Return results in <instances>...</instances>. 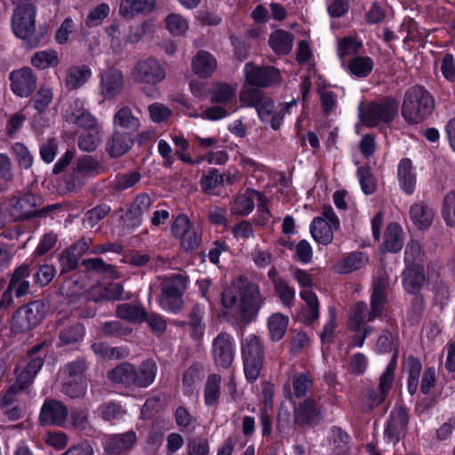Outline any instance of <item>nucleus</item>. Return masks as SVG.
<instances>
[{"instance_id":"9d476101","label":"nucleus","mask_w":455,"mask_h":455,"mask_svg":"<svg viewBox=\"0 0 455 455\" xmlns=\"http://www.w3.org/2000/svg\"><path fill=\"white\" fill-rule=\"evenodd\" d=\"M36 10L32 4H22L17 6L12 18V27L15 36L28 40L36 29Z\"/></svg>"},{"instance_id":"ddd939ff","label":"nucleus","mask_w":455,"mask_h":455,"mask_svg":"<svg viewBox=\"0 0 455 455\" xmlns=\"http://www.w3.org/2000/svg\"><path fill=\"white\" fill-rule=\"evenodd\" d=\"M165 70L156 60H142L134 64L131 77L137 83L156 85L165 78Z\"/></svg>"},{"instance_id":"b1692460","label":"nucleus","mask_w":455,"mask_h":455,"mask_svg":"<svg viewBox=\"0 0 455 455\" xmlns=\"http://www.w3.org/2000/svg\"><path fill=\"white\" fill-rule=\"evenodd\" d=\"M236 84L217 83L209 91L212 102L220 103L226 106L236 104Z\"/></svg>"},{"instance_id":"7ed1b4c3","label":"nucleus","mask_w":455,"mask_h":455,"mask_svg":"<svg viewBox=\"0 0 455 455\" xmlns=\"http://www.w3.org/2000/svg\"><path fill=\"white\" fill-rule=\"evenodd\" d=\"M242 357L243 371L247 380L254 381L263 366L264 351L260 339L255 334H249L242 339Z\"/></svg>"},{"instance_id":"338daca9","label":"nucleus","mask_w":455,"mask_h":455,"mask_svg":"<svg viewBox=\"0 0 455 455\" xmlns=\"http://www.w3.org/2000/svg\"><path fill=\"white\" fill-rule=\"evenodd\" d=\"M20 167L28 169L33 164V156L22 143L16 142L12 147Z\"/></svg>"},{"instance_id":"f704fd0d","label":"nucleus","mask_w":455,"mask_h":455,"mask_svg":"<svg viewBox=\"0 0 455 455\" xmlns=\"http://www.w3.org/2000/svg\"><path fill=\"white\" fill-rule=\"evenodd\" d=\"M425 280L423 269L420 266L407 267L403 272V283L404 289L411 293H416Z\"/></svg>"},{"instance_id":"f8f14e48","label":"nucleus","mask_w":455,"mask_h":455,"mask_svg":"<svg viewBox=\"0 0 455 455\" xmlns=\"http://www.w3.org/2000/svg\"><path fill=\"white\" fill-rule=\"evenodd\" d=\"M295 105L296 100H291L282 103L278 106V108H275L273 100L265 96L257 103L256 110L262 123L268 124L274 130H277L283 123V116Z\"/></svg>"},{"instance_id":"052dcab7","label":"nucleus","mask_w":455,"mask_h":455,"mask_svg":"<svg viewBox=\"0 0 455 455\" xmlns=\"http://www.w3.org/2000/svg\"><path fill=\"white\" fill-rule=\"evenodd\" d=\"M106 32L108 36L109 37L110 47L112 48V50L116 52H122L124 49L126 43L128 41L127 38H123L119 26L116 24H112L106 28Z\"/></svg>"},{"instance_id":"c756f323","label":"nucleus","mask_w":455,"mask_h":455,"mask_svg":"<svg viewBox=\"0 0 455 455\" xmlns=\"http://www.w3.org/2000/svg\"><path fill=\"white\" fill-rule=\"evenodd\" d=\"M216 68V59L207 52H199L192 60L193 72L203 78L211 76Z\"/></svg>"},{"instance_id":"cd10ccee","label":"nucleus","mask_w":455,"mask_h":455,"mask_svg":"<svg viewBox=\"0 0 455 455\" xmlns=\"http://www.w3.org/2000/svg\"><path fill=\"white\" fill-rule=\"evenodd\" d=\"M132 136L120 131H115L109 141L106 145V150L111 157L124 156L132 145Z\"/></svg>"},{"instance_id":"6ab92c4d","label":"nucleus","mask_w":455,"mask_h":455,"mask_svg":"<svg viewBox=\"0 0 455 455\" xmlns=\"http://www.w3.org/2000/svg\"><path fill=\"white\" fill-rule=\"evenodd\" d=\"M44 364L41 357H31L27 355L20 360L16 366L15 373L17 375L16 383L19 388L24 389L28 387Z\"/></svg>"},{"instance_id":"5701e85b","label":"nucleus","mask_w":455,"mask_h":455,"mask_svg":"<svg viewBox=\"0 0 455 455\" xmlns=\"http://www.w3.org/2000/svg\"><path fill=\"white\" fill-rule=\"evenodd\" d=\"M136 441V433L134 431H128L124 434L106 437L104 448L108 453L118 455L130 450Z\"/></svg>"},{"instance_id":"4be33fe9","label":"nucleus","mask_w":455,"mask_h":455,"mask_svg":"<svg viewBox=\"0 0 455 455\" xmlns=\"http://www.w3.org/2000/svg\"><path fill=\"white\" fill-rule=\"evenodd\" d=\"M92 76V71L87 65H75L68 68L64 84L68 91H76L86 84Z\"/></svg>"},{"instance_id":"79ce46f5","label":"nucleus","mask_w":455,"mask_h":455,"mask_svg":"<svg viewBox=\"0 0 455 455\" xmlns=\"http://www.w3.org/2000/svg\"><path fill=\"white\" fill-rule=\"evenodd\" d=\"M374 67V61L368 56H356L350 60L348 70L350 74L357 78L368 76Z\"/></svg>"},{"instance_id":"ea45409f","label":"nucleus","mask_w":455,"mask_h":455,"mask_svg":"<svg viewBox=\"0 0 455 455\" xmlns=\"http://www.w3.org/2000/svg\"><path fill=\"white\" fill-rule=\"evenodd\" d=\"M292 35L283 30L275 31L269 38V45L277 54H287L292 48Z\"/></svg>"},{"instance_id":"7c9ffc66","label":"nucleus","mask_w":455,"mask_h":455,"mask_svg":"<svg viewBox=\"0 0 455 455\" xmlns=\"http://www.w3.org/2000/svg\"><path fill=\"white\" fill-rule=\"evenodd\" d=\"M435 217L434 211L425 203H417L410 209V218L419 229L429 228Z\"/></svg>"},{"instance_id":"393cba45","label":"nucleus","mask_w":455,"mask_h":455,"mask_svg":"<svg viewBox=\"0 0 455 455\" xmlns=\"http://www.w3.org/2000/svg\"><path fill=\"white\" fill-rule=\"evenodd\" d=\"M300 298L305 306L300 309L298 317L306 323H312L319 317V301L316 295L311 290H301Z\"/></svg>"},{"instance_id":"72a5a7b5","label":"nucleus","mask_w":455,"mask_h":455,"mask_svg":"<svg viewBox=\"0 0 455 455\" xmlns=\"http://www.w3.org/2000/svg\"><path fill=\"white\" fill-rule=\"evenodd\" d=\"M404 243L403 231L400 225L391 223L387 226L384 236V247L390 252L399 251Z\"/></svg>"},{"instance_id":"2eb2a0df","label":"nucleus","mask_w":455,"mask_h":455,"mask_svg":"<svg viewBox=\"0 0 455 455\" xmlns=\"http://www.w3.org/2000/svg\"><path fill=\"white\" fill-rule=\"evenodd\" d=\"M245 83L256 87H267L280 82L281 76L274 68H261L247 63L243 68Z\"/></svg>"},{"instance_id":"680f3d73","label":"nucleus","mask_w":455,"mask_h":455,"mask_svg":"<svg viewBox=\"0 0 455 455\" xmlns=\"http://www.w3.org/2000/svg\"><path fill=\"white\" fill-rule=\"evenodd\" d=\"M275 292L284 307H291L295 298V290L286 282L279 280L275 283Z\"/></svg>"},{"instance_id":"a18cd8bd","label":"nucleus","mask_w":455,"mask_h":455,"mask_svg":"<svg viewBox=\"0 0 455 455\" xmlns=\"http://www.w3.org/2000/svg\"><path fill=\"white\" fill-rule=\"evenodd\" d=\"M318 413L317 404L310 399L305 400L294 410L295 419L299 423H309L317 417Z\"/></svg>"},{"instance_id":"4d7b16f0","label":"nucleus","mask_w":455,"mask_h":455,"mask_svg":"<svg viewBox=\"0 0 455 455\" xmlns=\"http://www.w3.org/2000/svg\"><path fill=\"white\" fill-rule=\"evenodd\" d=\"M357 177L364 194L371 195L374 193L377 183L369 167H360L357 170Z\"/></svg>"},{"instance_id":"e2e57ef3","label":"nucleus","mask_w":455,"mask_h":455,"mask_svg":"<svg viewBox=\"0 0 455 455\" xmlns=\"http://www.w3.org/2000/svg\"><path fill=\"white\" fill-rule=\"evenodd\" d=\"M237 108H238L237 105H231L229 107L226 106V108L215 106V107L209 108L208 109L204 111V113L201 115V116L204 119L216 121V120H220V119H222V118L229 116L230 114L236 111Z\"/></svg>"},{"instance_id":"6e6552de","label":"nucleus","mask_w":455,"mask_h":455,"mask_svg":"<svg viewBox=\"0 0 455 455\" xmlns=\"http://www.w3.org/2000/svg\"><path fill=\"white\" fill-rule=\"evenodd\" d=\"M172 235L180 240V247L185 251L194 250L201 243L202 231L200 227L195 226L184 215H179L172 226Z\"/></svg>"},{"instance_id":"37998d69","label":"nucleus","mask_w":455,"mask_h":455,"mask_svg":"<svg viewBox=\"0 0 455 455\" xmlns=\"http://www.w3.org/2000/svg\"><path fill=\"white\" fill-rule=\"evenodd\" d=\"M59 63V54L52 49L36 52L31 58V64L41 70L56 67Z\"/></svg>"},{"instance_id":"423d86ee","label":"nucleus","mask_w":455,"mask_h":455,"mask_svg":"<svg viewBox=\"0 0 455 455\" xmlns=\"http://www.w3.org/2000/svg\"><path fill=\"white\" fill-rule=\"evenodd\" d=\"M186 289V279L181 275L166 277L162 283L159 303L164 310L178 312L183 305L182 293Z\"/></svg>"},{"instance_id":"9b49d317","label":"nucleus","mask_w":455,"mask_h":455,"mask_svg":"<svg viewBox=\"0 0 455 455\" xmlns=\"http://www.w3.org/2000/svg\"><path fill=\"white\" fill-rule=\"evenodd\" d=\"M42 198L36 195L26 194L12 197L6 207V212L12 220H22L31 218L41 211Z\"/></svg>"},{"instance_id":"e433bc0d","label":"nucleus","mask_w":455,"mask_h":455,"mask_svg":"<svg viewBox=\"0 0 455 455\" xmlns=\"http://www.w3.org/2000/svg\"><path fill=\"white\" fill-rule=\"evenodd\" d=\"M259 194L254 190H247L236 196L231 205V212L237 215H248L254 208V199Z\"/></svg>"},{"instance_id":"3c124183","label":"nucleus","mask_w":455,"mask_h":455,"mask_svg":"<svg viewBox=\"0 0 455 455\" xmlns=\"http://www.w3.org/2000/svg\"><path fill=\"white\" fill-rule=\"evenodd\" d=\"M221 378L217 374L208 377L204 388V402L206 405L216 404L220 395Z\"/></svg>"},{"instance_id":"4c0bfd02","label":"nucleus","mask_w":455,"mask_h":455,"mask_svg":"<svg viewBox=\"0 0 455 455\" xmlns=\"http://www.w3.org/2000/svg\"><path fill=\"white\" fill-rule=\"evenodd\" d=\"M289 324L288 316L281 313L272 314L267 320L270 339L278 341L284 336Z\"/></svg>"},{"instance_id":"09e8293b","label":"nucleus","mask_w":455,"mask_h":455,"mask_svg":"<svg viewBox=\"0 0 455 455\" xmlns=\"http://www.w3.org/2000/svg\"><path fill=\"white\" fill-rule=\"evenodd\" d=\"M404 368L408 372V391L411 395L416 393L419 386V378L421 372V363L414 357H408L404 363Z\"/></svg>"},{"instance_id":"f257e3e1","label":"nucleus","mask_w":455,"mask_h":455,"mask_svg":"<svg viewBox=\"0 0 455 455\" xmlns=\"http://www.w3.org/2000/svg\"><path fill=\"white\" fill-rule=\"evenodd\" d=\"M263 302L259 287L242 276L234 279L221 294L222 306L235 310L246 322L255 317Z\"/></svg>"},{"instance_id":"2f4dec72","label":"nucleus","mask_w":455,"mask_h":455,"mask_svg":"<svg viewBox=\"0 0 455 455\" xmlns=\"http://www.w3.org/2000/svg\"><path fill=\"white\" fill-rule=\"evenodd\" d=\"M156 0H123L119 13L124 18H132L138 13L148 12L154 9Z\"/></svg>"},{"instance_id":"4468645a","label":"nucleus","mask_w":455,"mask_h":455,"mask_svg":"<svg viewBox=\"0 0 455 455\" xmlns=\"http://www.w3.org/2000/svg\"><path fill=\"white\" fill-rule=\"evenodd\" d=\"M62 116L66 121L74 123L84 130L102 127L96 116L87 109L86 102L82 99H76L64 110Z\"/></svg>"},{"instance_id":"6e6d98bb","label":"nucleus","mask_w":455,"mask_h":455,"mask_svg":"<svg viewBox=\"0 0 455 455\" xmlns=\"http://www.w3.org/2000/svg\"><path fill=\"white\" fill-rule=\"evenodd\" d=\"M250 84H246L244 82V84L243 86V89L240 92L239 99L241 101L242 106L243 107H257V103L261 100L265 96L263 95L262 92L251 88Z\"/></svg>"},{"instance_id":"a19ab883","label":"nucleus","mask_w":455,"mask_h":455,"mask_svg":"<svg viewBox=\"0 0 455 455\" xmlns=\"http://www.w3.org/2000/svg\"><path fill=\"white\" fill-rule=\"evenodd\" d=\"M103 137L102 127L84 130L78 139V147L83 151L92 152L94 151L100 144Z\"/></svg>"},{"instance_id":"f03ea898","label":"nucleus","mask_w":455,"mask_h":455,"mask_svg":"<svg viewBox=\"0 0 455 455\" xmlns=\"http://www.w3.org/2000/svg\"><path fill=\"white\" fill-rule=\"evenodd\" d=\"M434 107L429 92L421 85H414L405 92L402 116L409 124H419L431 115Z\"/></svg>"},{"instance_id":"c9c22d12","label":"nucleus","mask_w":455,"mask_h":455,"mask_svg":"<svg viewBox=\"0 0 455 455\" xmlns=\"http://www.w3.org/2000/svg\"><path fill=\"white\" fill-rule=\"evenodd\" d=\"M395 361H392L383 371L379 378V393L371 396V400L375 404L380 403L384 401L386 395L392 387L395 377Z\"/></svg>"},{"instance_id":"aec40b11","label":"nucleus","mask_w":455,"mask_h":455,"mask_svg":"<svg viewBox=\"0 0 455 455\" xmlns=\"http://www.w3.org/2000/svg\"><path fill=\"white\" fill-rule=\"evenodd\" d=\"M67 407L59 401H46L40 411V421L44 425L62 426L68 417Z\"/></svg>"},{"instance_id":"1a4fd4ad","label":"nucleus","mask_w":455,"mask_h":455,"mask_svg":"<svg viewBox=\"0 0 455 455\" xmlns=\"http://www.w3.org/2000/svg\"><path fill=\"white\" fill-rule=\"evenodd\" d=\"M99 95L103 100H112L120 95L124 90L125 77L122 70L110 67L99 73Z\"/></svg>"},{"instance_id":"8fccbe9b","label":"nucleus","mask_w":455,"mask_h":455,"mask_svg":"<svg viewBox=\"0 0 455 455\" xmlns=\"http://www.w3.org/2000/svg\"><path fill=\"white\" fill-rule=\"evenodd\" d=\"M116 314L120 318L133 323H142L147 318V313L140 305L122 304L117 307Z\"/></svg>"},{"instance_id":"c03bdc74","label":"nucleus","mask_w":455,"mask_h":455,"mask_svg":"<svg viewBox=\"0 0 455 455\" xmlns=\"http://www.w3.org/2000/svg\"><path fill=\"white\" fill-rule=\"evenodd\" d=\"M108 376L113 382L132 386L134 381L133 376H135L134 365L124 363L110 371Z\"/></svg>"},{"instance_id":"58836bf2","label":"nucleus","mask_w":455,"mask_h":455,"mask_svg":"<svg viewBox=\"0 0 455 455\" xmlns=\"http://www.w3.org/2000/svg\"><path fill=\"white\" fill-rule=\"evenodd\" d=\"M367 262L366 256L362 252H354L335 265V270L339 274H347L360 269Z\"/></svg>"},{"instance_id":"864d4df0","label":"nucleus","mask_w":455,"mask_h":455,"mask_svg":"<svg viewBox=\"0 0 455 455\" xmlns=\"http://www.w3.org/2000/svg\"><path fill=\"white\" fill-rule=\"evenodd\" d=\"M65 381L62 386V392L67 395L76 398L84 395L86 392L87 383L84 378L69 379L64 377Z\"/></svg>"},{"instance_id":"603ef678","label":"nucleus","mask_w":455,"mask_h":455,"mask_svg":"<svg viewBox=\"0 0 455 455\" xmlns=\"http://www.w3.org/2000/svg\"><path fill=\"white\" fill-rule=\"evenodd\" d=\"M167 30L175 36H183L188 29V21L178 13H170L165 18Z\"/></svg>"},{"instance_id":"69168bd1","label":"nucleus","mask_w":455,"mask_h":455,"mask_svg":"<svg viewBox=\"0 0 455 455\" xmlns=\"http://www.w3.org/2000/svg\"><path fill=\"white\" fill-rule=\"evenodd\" d=\"M312 386V381L306 374H299L292 380V388L290 390L291 396L300 397L307 394Z\"/></svg>"},{"instance_id":"0eeeda50","label":"nucleus","mask_w":455,"mask_h":455,"mask_svg":"<svg viewBox=\"0 0 455 455\" xmlns=\"http://www.w3.org/2000/svg\"><path fill=\"white\" fill-rule=\"evenodd\" d=\"M339 228V220L331 206H324L322 216L315 217L310 224V234L317 243L327 245L333 240L334 231Z\"/></svg>"},{"instance_id":"a211bd4d","label":"nucleus","mask_w":455,"mask_h":455,"mask_svg":"<svg viewBox=\"0 0 455 455\" xmlns=\"http://www.w3.org/2000/svg\"><path fill=\"white\" fill-rule=\"evenodd\" d=\"M9 78L12 92L21 98L29 96L36 87V77L28 68L11 72Z\"/></svg>"},{"instance_id":"49530a36","label":"nucleus","mask_w":455,"mask_h":455,"mask_svg":"<svg viewBox=\"0 0 455 455\" xmlns=\"http://www.w3.org/2000/svg\"><path fill=\"white\" fill-rule=\"evenodd\" d=\"M123 294V286L118 283H111L108 285H98L92 290L95 301L102 299H120Z\"/></svg>"},{"instance_id":"774afa93","label":"nucleus","mask_w":455,"mask_h":455,"mask_svg":"<svg viewBox=\"0 0 455 455\" xmlns=\"http://www.w3.org/2000/svg\"><path fill=\"white\" fill-rule=\"evenodd\" d=\"M151 205L152 200L148 195H140L132 202L130 213L135 218H140L150 209Z\"/></svg>"},{"instance_id":"bf43d9fd","label":"nucleus","mask_w":455,"mask_h":455,"mask_svg":"<svg viewBox=\"0 0 455 455\" xmlns=\"http://www.w3.org/2000/svg\"><path fill=\"white\" fill-rule=\"evenodd\" d=\"M100 164L91 156H85L80 158L76 166V172L82 176L94 175L99 173Z\"/></svg>"},{"instance_id":"a878e982","label":"nucleus","mask_w":455,"mask_h":455,"mask_svg":"<svg viewBox=\"0 0 455 455\" xmlns=\"http://www.w3.org/2000/svg\"><path fill=\"white\" fill-rule=\"evenodd\" d=\"M30 274V267L26 264L20 266L14 270L8 286L10 290L13 291L17 298L23 297L28 293L30 287L28 280Z\"/></svg>"},{"instance_id":"dca6fc26","label":"nucleus","mask_w":455,"mask_h":455,"mask_svg":"<svg viewBox=\"0 0 455 455\" xmlns=\"http://www.w3.org/2000/svg\"><path fill=\"white\" fill-rule=\"evenodd\" d=\"M409 422V414L403 406L395 407L390 412L387 427L384 431L385 439L392 443H397L401 437L404 435Z\"/></svg>"},{"instance_id":"20e7f679","label":"nucleus","mask_w":455,"mask_h":455,"mask_svg":"<svg viewBox=\"0 0 455 455\" xmlns=\"http://www.w3.org/2000/svg\"><path fill=\"white\" fill-rule=\"evenodd\" d=\"M399 104L392 98L359 106L361 122L368 127H374L381 123L388 124L397 115Z\"/></svg>"},{"instance_id":"c85d7f7f","label":"nucleus","mask_w":455,"mask_h":455,"mask_svg":"<svg viewBox=\"0 0 455 455\" xmlns=\"http://www.w3.org/2000/svg\"><path fill=\"white\" fill-rule=\"evenodd\" d=\"M387 285L388 282L385 276H380L374 282L371 300V315L369 316V319H374L382 313Z\"/></svg>"},{"instance_id":"bb28decb","label":"nucleus","mask_w":455,"mask_h":455,"mask_svg":"<svg viewBox=\"0 0 455 455\" xmlns=\"http://www.w3.org/2000/svg\"><path fill=\"white\" fill-rule=\"evenodd\" d=\"M397 176L402 190L407 195H411L414 192L417 179L410 159L403 158L400 161L397 167Z\"/></svg>"},{"instance_id":"de8ad7c7","label":"nucleus","mask_w":455,"mask_h":455,"mask_svg":"<svg viewBox=\"0 0 455 455\" xmlns=\"http://www.w3.org/2000/svg\"><path fill=\"white\" fill-rule=\"evenodd\" d=\"M371 315V310L368 311L365 302H357L351 309L349 315L350 329L356 331L365 323L372 321L373 319H369Z\"/></svg>"},{"instance_id":"412c9836","label":"nucleus","mask_w":455,"mask_h":455,"mask_svg":"<svg viewBox=\"0 0 455 455\" xmlns=\"http://www.w3.org/2000/svg\"><path fill=\"white\" fill-rule=\"evenodd\" d=\"M112 123L115 131L129 133L130 136H132L140 128V119L133 115L132 109L127 106H123L116 110Z\"/></svg>"},{"instance_id":"39448f33","label":"nucleus","mask_w":455,"mask_h":455,"mask_svg":"<svg viewBox=\"0 0 455 455\" xmlns=\"http://www.w3.org/2000/svg\"><path fill=\"white\" fill-rule=\"evenodd\" d=\"M47 306L42 300L30 302L17 309L12 318L11 330L14 333H25L36 327L44 318Z\"/></svg>"},{"instance_id":"5fc2aeb1","label":"nucleus","mask_w":455,"mask_h":455,"mask_svg":"<svg viewBox=\"0 0 455 455\" xmlns=\"http://www.w3.org/2000/svg\"><path fill=\"white\" fill-rule=\"evenodd\" d=\"M363 47V42L356 36H347L338 44V54L340 58L357 53Z\"/></svg>"},{"instance_id":"473e14b6","label":"nucleus","mask_w":455,"mask_h":455,"mask_svg":"<svg viewBox=\"0 0 455 455\" xmlns=\"http://www.w3.org/2000/svg\"><path fill=\"white\" fill-rule=\"evenodd\" d=\"M156 363L151 361L148 360L144 362L139 369H136L134 367V375L133 379L134 381H132V385L139 387H147L149 385H151L156 375Z\"/></svg>"},{"instance_id":"13d9d810","label":"nucleus","mask_w":455,"mask_h":455,"mask_svg":"<svg viewBox=\"0 0 455 455\" xmlns=\"http://www.w3.org/2000/svg\"><path fill=\"white\" fill-rule=\"evenodd\" d=\"M53 98L52 89L42 86L33 98L34 108L39 112H44Z\"/></svg>"},{"instance_id":"0e129e2a","label":"nucleus","mask_w":455,"mask_h":455,"mask_svg":"<svg viewBox=\"0 0 455 455\" xmlns=\"http://www.w3.org/2000/svg\"><path fill=\"white\" fill-rule=\"evenodd\" d=\"M442 213L445 223L455 227V190L444 197Z\"/></svg>"},{"instance_id":"f3484780","label":"nucleus","mask_w":455,"mask_h":455,"mask_svg":"<svg viewBox=\"0 0 455 455\" xmlns=\"http://www.w3.org/2000/svg\"><path fill=\"white\" fill-rule=\"evenodd\" d=\"M212 354L217 365L229 367L235 354L234 339L227 333H220L212 341Z\"/></svg>"}]
</instances>
